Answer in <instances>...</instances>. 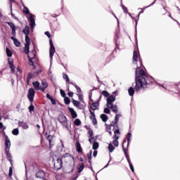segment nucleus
Listing matches in <instances>:
<instances>
[{
  "label": "nucleus",
  "instance_id": "nucleus-27",
  "mask_svg": "<svg viewBox=\"0 0 180 180\" xmlns=\"http://www.w3.org/2000/svg\"><path fill=\"white\" fill-rule=\"evenodd\" d=\"M107 108H110L114 113H117V105H113V104H111L110 105H108Z\"/></svg>",
  "mask_w": 180,
  "mask_h": 180
},
{
  "label": "nucleus",
  "instance_id": "nucleus-58",
  "mask_svg": "<svg viewBox=\"0 0 180 180\" xmlns=\"http://www.w3.org/2000/svg\"><path fill=\"white\" fill-rule=\"evenodd\" d=\"M5 129H6V127L4 128V130L1 131L4 137H5V139H6V137H8V136L6 135V134L5 133Z\"/></svg>",
  "mask_w": 180,
  "mask_h": 180
},
{
  "label": "nucleus",
  "instance_id": "nucleus-11",
  "mask_svg": "<svg viewBox=\"0 0 180 180\" xmlns=\"http://www.w3.org/2000/svg\"><path fill=\"white\" fill-rule=\"evenodd\" d=\"M49 87V83H47V80L43 79L41 81V86H40V91L41 92H45L46 89Z\"/></svg>",
  "mask_w": 180,
  "mask_h": 180
},
{
  "label": "nucleus",
  "instance_id": "nucleus-52",
  "mask_svg": "<svg viewBox=\"0 0 180 180\" xmlns=\"http://www.w3.org/2000/svg\"><path fill=\"white\" fill-rule=\"evenodd\" d=\"M104 113H107V114L110 113V108L107 107V108H104Z\"/></svg>",
  "mask_w": 180,
  "mask_h": 180
},
{
  "label": "nucleus",
  "instance_id": "nucleus-19",
  "mask_svg": "<svg viewBox=\"0 0 180 180\" xmlns=\"http://www.w3.org/2000/svg\"><path fill=\"white\" fill-rule=\"evenodd\" d=\"M53 136L51 135H48L46 136V140L49 141V148H51L53 146H54V143H53Z\"/></svg>",
  "mask_w": 180,
  "mask_h": 180
},
{
  "label": "nucleus",
  "instance_id": "nucleus-35",
  "mask_svg": "<svg viewBox=\"0 0 180 180\" xmlns=\"http://www.w3.org/2000/svg\"><path fill=\"white\" fill-rule=\"evenodd\" d=\"M101 119L104 122H108V115H106L105 114H101Z\"/></svg>",
  "mask_w": 180,
  "mask_h": 180
},
{
  "label": "nucleus",
  "instance_id": "nucleus-63",
  "mask_svg": "<svg viewBox=\"0 0 180 180\" xmlns=\"http://www.w3.org/2000/svg\"><path fill=\"white\" fill-rule=\"evenodd\" d=\"M112 139L113 140H119V136L116 135V134H114Z\"/></svg>",
  "mask_w": 180,
  "mask_h": 180
},
{
  "label": "nucleus",
  "instance_id": "nucleus-18",
  "mask_svg": "<svg viewBox=\"0 0 180 180\" xmlns=\"http://www.w3.org/2000/svg\"><path fill=\"white\" fill-rule=\"evenodd\" d=\"M68 110L70 112V115L72 116V119H75L77 118V117L78 116V115L77 114V112H75V110H74V108H68Z\"/></svg>",
  "mask_w": 180,
  "mask_h": 180
},
{
  "label": "nucleus",
  "instance_id": "nucleus-8",
  "mask_svg": "<svg viewBox=\"0 0 180 180\" xmlns=\"http://www.w3.org/2000/svg\"><path fill=\"white\" fill-rule=\"evenodd\" d=\"M120 117H122V114H117L115 115V120L111 122L112 127H115V129H116V127L119 126V119H120Z\"/></svg>",
  "mask_w": 180,
  "mask_h": 180
},
{
  "label": "nucleus",
  "instance_id": "nucleus-36",
  "mask_svg": "<svg viewBox=\"0 0 180 180\" xmlns=\"http://www.w3.org/2000/svg\"><path fill=\"white\" fill-rule=\"evenodd\" d=\"M6 51L7 57H12V55H13L12 51H11L9 48L6 47Z\"/></svg>",
  "mask_w": 180,
  "mask_h": 180
},
{
  "label": "nucleus",
  "instance_id": "nucleus-9",
  "mask_svg": "<svg viewBox=\"0 0 180 180\" xmlns=\"http://www.w3.org/2000/svg\"><path fill=\"white\" fill-rule=\"evenodd\" d=\"M34 94H36V91H34V89L31 88L29 89L27 98L31 103L34 100Z\"/></svg>",
  "mask_w": 180,
  "mask_h": 180
},
{
  "label": "nucleus",
  "instance_id": "nucleus-4",
  "mask_svg": "<svg viewBox=\"0 0 180 180\" xmlns=\"http://www.w3.org/2000/svg\"><path fill=\"white\" fill-rule=\"evenodd\" d=\"M72 103L75 106V108H77V109H80V110H84L85 108H86V103H84L81 104V102L77 100H72Z\"/></svg>",
  "mask_w": 180,
  "mask_h": 180
},
{
  "label": "nucleus",
  "instance_id": "nucleus-17",
  "mask_svg": "<svg viewBox=\"0 0 180 180\" xmlns=\"http://www.w3.org/2000/svg\"><path fill=\"white\" fill-rule=\"evenodd\" d=\"M46 175V173L43 171H39L36 173L35 176L36 178H39V179H43Z\"/></svg>",
  "mask_w": 180,
  "mask_h": 180
},
{
  "label": "nucleus",
  "instance_id": "nucleus-39",
  "mask_svg": "<svg viewBox=\"0 0 180 180\" xmlns=\"http://www.w3.org/2000/svg\"><path fill=\"white\" fill-rule=\"evenodd\" d=\"M108 150H109V153H113L115 148L112 143L108 144Z\"/></svg>",
  "mask_w": 180,
  "mask_h": 180
},
{
  "label": "nucleus",
  "instance_id": "nucleus-51",
  "mask_svg": "<svg viewBox=\"0 0 180 180\" xmlns=\"http://www.w3.org/2000/svg\"><path fill=\"white\" fill-rule=\"evenodd\" d=\"M112 144L115 146V147H119V141L114 139Z\"/></svg>",
  "mask_w": 180,
  "mask_h": 180
},
{
  "label": "nucleus",
  "instance_id": "nucleus-6",
  "mask_svg": "<svg viewBox=\"0 0 180 180\" xmlns=\"http://www.w3.org/2000/svg\"><path fill=\"white\" fill-rule=\"evenodd\" d=\"M39 74H41V70H37V72H34L33 74L29 72L27 76V84L29 85L30 84V79L32 78H36Z\"/></svg>",
  "mask_w": 180,
  "mask_h": 180
},
{
  "label": "nucleus",
  "instance_id": "nucleus-1",
  "mask_svg": "<svg viewBox=\"0 0 180 180\" xmlns=\"http://www.w3.org/2000/svg\"><path fill=\"white\" fill-rule=\"evenodd\" d=\"M139 69V68L137 67L135 71L136 85L134 89L135 91H136V92H139L140 89H143L145 91V89H147V88H148L149 85H151V84H154V78H153V77L151 76L147 75L144 70L140 69L137 74V70Z\"/></svg>",
  "mask_w": 180,
  "mask_h": 180
},
{
  "label": "nucleus",
  "instance_id": "nucleus-28",
  "mask_svg": "<svg viewBox=\"0 0 180 180\" xmlns=\"http://www.w3.org/2000/svg\"><path fill=\"white\" fill-rule=\"evenodd\" d=\"M70 84L71 85H73V86H75V88L77 89V94H82V91L81 90V88L79 86H78L76 84H75L73 82H70Z\"/></svg>",
  "mask_w": 180,
  "mask_h": 180
},
{
  "label": "nucleus",
  "instance_id": "nucleus-44",
  "mask_svg": "<svg viewBox=\"0 0 180 180\" xmlns=\"http://www.w3.org/2000/svg\"><path fill=\"white\" fill-rule=\"evenodd\" d=\"M102 95L103 96H105V98H109V92H108V91H106V90H103V91H102Z\"/></svg>",
  "mask_w": 180,
  "mask_h": 180
},
{
  "label": "nucleus",
  "instance_id": "nucleus-22",
  "mask_svg": "<svg viewBox=\"0 0 180 180\" xmlns=\"http://www.w3.org/2000/svg\"><path fill=\"white\" fill-rule=\"evenodd\" d=\"M18 124L20 127H22L25 130H27V129H29V125L25 122H19Z\"/></svg>",
  "mask_w": 180,
  "mask_h": 180
},
{
  "label": "nucleus",
  "instance_id": "nucleus-23",
  "mask_svg": "<svg viewBox=\"0 0 180 180\" xmlns=\"http://www.w3.org/2000/svg\"><path fill=\"white\" fill-rule=\"evenodd\" d=\"M32 85H33L35 91H40V82H39L38 81L33 82Z\"/></svg>",
  "mask_w": 180,
  "mask_h": 180
},
{
  "label": "nucleus",
  "instance_id": "nucleus-38",
  "mask_svg": "<svg viewBox=\"0 0 180 180\" xmlns=\"http://www.w3.org/2000/svg\"><path fill=\"white\" fill-rule=\"evenodd\" d=\"M77 96L79 99L82 101V103H85V101H84V95H82V94H77Z\"/></svg>",
  "mask_w": 180,
  "mask_h": 180
},
{
  "label": "nucleus",
  "instance_id": "nucleus-62",
  "mask_svg": "<svg viewBox=\"0 0 180 180\" xmlns=\"http://www.w3.org/2000/svg\"><path fill=\"white\" fill-rule=\"evenodd\" d=\"M50 101H51L52 105H56L57 104V102L56 101V100L54 98H52Z\"/></svg>",
  "mask_w": 180,
  "mask_h": 180
},
{
  "label": "nucleus",
  "instance_id": "nucleus-50",
  "mask_svg": "<svg viewBox=\"0 0 180 180\" xmlns=\"http://www.w3.org/2000/svg\"><path fill=\"white\" fill-rule=\"evenodd\" d=\"M63 79H65L66 82L70 83V77H68V75L63 74Z\"/></svg>",
  "mask_w": 180,
  "mask_h": 180
},
{
  "label": "nucleus",
  "instance_id": "nucleus-57",
  "mask_svg": "<svg viewBox=\"0 0 180 180\" xmlns=\"http://www.w3.org/2000/svg\"><path fill=\"white\" fill-rule=\"evenodd\" d=\"M44 34H45L46 36H47V37H48L49 39H51V34H50V32L46 31V32H45Z\"/></svg>",
  "mask_w": 180,
  "mask_h": 180
},
{
  "label": "nucleus",
  "instance_id": "nucleus-5",
  "mask_svg": "<svg viewBox=\"0 0 180 180\" xmlns=\"http://www.w3.org/2000/svg\"><path fill=\"white\" fill-rule=\"evenodd\" d=\"M117 96V91L112 92V95H110L107 98V105H106V106H110V105H113V102H115V101H116V96Z\"/></svg>",
  "mask_w": 180,
  "mask_h": 180
},
{
  "label": "nucleus",
  "instance_id": "nucleus-40",
  "mask_svg": "<svg viewBox=\"0 0 180 180\" xmlns=\"http://www.w3.org/2000/svg\"><path fill=\"white\" fill-rule=\"evenodd\" d=\"M64 102H65V105H70V103H71V99H70L69 97H65Z\"/></svg>",
  "mask_w": 180,
  "mask_h": 180
},
{
  "label": "nucleus",
  "instance_id": "nucleus-15",
  "mask_svg": "<svg viewBox=\"0 0 180 180\" xmlns=\"http://www.w3.org/2000/svg\"><path fill=\"white\" fill-rule=\"evenodd\" d=\"M6 142H5V151L9 150L11 149V140L9 139L8 136L6 137Z\"/></svg>",
  "mask_w": 180,
  "mask_h": 180
},
{
  "label": "nucleus",
  "instance_id": "nucleus-46",
  "mask_svg": "<svg viewBox=\"0 0 180 180\" xmlns=\"http://www.w3.org/2000/svg\"><path fill=\"white\" fill-rule=\"evenodd\" d=\"M85 165L84 163H82L79 167H78V172L79 174H81V172L84 170Z\"/></svg>",
  "mask_w": 180,
  "mask_h": 180
},
{
  "label": "nucleus",
  "instance_id": "nucleus-41",
  "mask_svg": "<svg viewBox=\"0 0 180 180\" xmlns=\"http://www.w3.org/2000/svg\"><path fill=\"white\" fill-rule=\"evenodd\" d=\"M93 150H98V148H99V143L98 142H94L93 143V147H92Z\"/></svg>",
  "mask_w": 180,
  "mask_h": 180
},
{
  "label": "nucleus",
  "instance_id": "nucleus-26",
  "mask_svg": "<svg viewBox=\"0 0 180 180\" xmlns=\"http://www.w3.org/2000/svg\"><path fill=\"white\" fill-rule=\"evenodd\" d=\"M30 52V44H25V48H24V53H25V54H29Z\"/></svg>",
  "mask_w": 180,
  "mask_h": 180
},
{
  "label": "nucleus",
  "instance_id": "nucleus-21",
  "mask_svg": "<svg viewBox=\"0 0 180 180\" xmlns=\"http://www.w3.org/2000/svg\"><path fill=\"white\" fill-rule=\"evenodd\" d=\"M133 61H135L136 64H137V62L139 61V53H137V51L136 50L133 52Z\"/></svg>",
  "mask_w": 180,
  "mask_h": 180
},
{
  "label": "nucleus",
  "instance_id": "nucleus-54",
  "mask_svg": "<svg viewBox=\"0 0 180 180\" xmlns=\"http://www.w3.org/2000/svg\"><path fill=\"white\" fill-rule=\"evenodd\" d=\"M13 172V169H12V167H11L9 168V172H8V176H9V178H11V177L12 176Z\"/></svg>",
  "mask_w": 180,
  "mask_h": 180
},
{
  "label": "nucleus",
  "instance_id": "nucleus-3",
  "mask_svg": "<svg viewBox=\"0 0 180 180\" xmlns=\"http://www.w3.org/2000/svg\"><path fill=\"white\" fill-rule=\"evenodd\" d=\"M58 120L59 123L63 124V127L67 129V130H70V127H68V121L67 120V117L64 115H62L58 117Z\"/></svg>",
  "mask_w": 180,
  "mask_h": 180
},
{
  "label": "nucleus",
  "instance_id": "nucleus-25",
  "mask_svg": "<svg viewBox=\"0 0 180 180\" xmlns=\"http://www.w3.org/2000/svg\"><path fill=\"white\" fill-rule=\"evenodd\" d=\"M22 33H24L25 36H29V34H30V28L29 27V26L26 25L25 27V28L22 30Z\"/></svg>",
  "mask_w": 180,
  "mask_h": 180
},
{
  "label": "nucleus",
  "instance_id": "nucleus-16",
  "mask_svg": "<svg viewBox=\"0 0 180 180\" xmlns=\"http://www.w3.org/2000/svg\"><path fill=\"white\" fill-rule=\"evenodd\" d=\"M90 109L91 110H98L99 109V102H94L90 105Z\"/></svg>",
  "mask_w": 180,
  "mask_h": 180
},
{
  "label": "nucleus",
  "instance_id": "nucleus-61",
  "mask_svg": "<svg viewBox=\"0 0 180 180\" xmlns=\"http://www.w3.org/2000/svg\"><path fill=\"white\" fill-rule=\"evenodd\" d=\"M105 126L107 127V131H109V130H110V129L112 127V124H110V125L105 124Z\"/></svg>",
  "mask_w": 180,
  "mask_h": 180
},
{
  "label": "nucleus",
  "instance_id": "nucleus-56",
  "mask_svg": "<svg viewBox=\"0 0 180 180\" xmlns=\"http://www.w3.org/2000/svg\"><path fill=\"white\" fill-rule=\"evenodd\" d=\"M60 95H61V96H62L63 98H65V97H66V96H65V91H64V90L60 89Z\"/></svg>",
  "mask_w": 180,
  "mask_h": 180
},
{
  "label": "nucleus",
  "instance_id": "nucleus-64",
  "mask_svg": "<svg viewBox=\"0 0 180 180\" xmlns=\"http://www.w3.org/2000/svg\"><path fill=\"white\" fill-rule=\"evenodd\" d=\"M122 9H123L124 13H128L127 8H126V6H123Z\"/></svg>",
  "mask_w": 180,
  "mask_h": 180
},
{
  "label": "nucleus",
  "instance_id": "nucleus-13",
  "mask_svg": "<svg viewBox=\"0 0 180 180\" xmlns=\"http://www.w3.org/2000/svg\"><path fill=\"white\" fill-rule=\"evenodd\" d=\"M9 68L11 70V74H15V65H13V60H11V58H8V61Z\"/></svg>",
  "mask_w": 180,
  "mask_h": 180
},
{
  "label": "nucleus",
  "instance_id": "nucleus-20",
  "mask_svg": "<svg viewBox=\"0 0 180 180\" xmlns=\"http://www.w3.org/2000/svg\"><path fill=\"white\" fill-rule=\"evenodd\" d=\"M76 151L77 153H79L80 154H82L83 150H82V147H81V143L79 141L76 142Z\"/></svg>",
  "mask_w": 180,
  "mask_h": 180
},
{
  "label": "nucleus",
  "instance_id": "nucleus-7",
  "mask_svg": "<svg viewBox=\"0 0 180 180\" xmlns=\"http://www.w3.org/2000/svg\"><path fill=\"white\" fill-rule=\"evenodd\" d=\"M49 56L51 60H53V57L54 56V53H56V47L54 46V44H53V40L51 39H49Z\"/></svg>",
  "mask_w": 180,
  "mask_h": 180
},
{
  "label": "nucleus",
  "instance_id": "nucleus-59",
  "mask_svg": "<svg viewBox=\"0 0 180 180\" xmlns=\"http://www.w3.org/2000/svg\"><path fill=\"white\" fill-rule=\"evenodd\" d=\"M126 157V158H127V161H128V164H129V165H130V164H132L131 163V160H130V156H125Z\"/></svg>",
  "mask_w": 180,
  "mask_h": 180
},
{
  "label": "nucleus",
  "instance_id": "nucleus-14",
  "mask_svg": "<svg viewBox=\"0 0 180 180\" xmlns=\"http://www.w3.org/2000/svg\"><path fill=\"white\" fill-rule=\"evenodd\" d=\"M6 155V158L8 160V161H9L11 167H13V160H12V155L11 154V153H9V150H5Z\"/></svg>",
  "mask_w": 180,
  "mask_h": 180
},
{
  "label": "nucleus",
  "instance_id": "nucleus-10",
  "mask_svg": "<svg viewBox=\"0 0 180 180\" xmlns=\"http://www.w3.org/2000/svg\"><path fill=\"white\" fill-rule=\"evenodd\" d=\"M29 22L31 29L33 30L36 26V20H34V15L33 14H30Z\"/></svg>",
  "mask_w": 180,
  "mask_h": 180
},
{
  "label": "nucleus",
  "instance_id": "nucleus-43",
  "mask_svg": "<svg viewBox=\"0 0 180 180\" xmlns=\"http://www.w3.org/2000/svg\"><path fill=\"white\" fill-rule=\"evenodd\" d=\"M12 134H13V136H18V134H19V129L15 128L12 131Z\"/></svg>",
  "mask_w": 180,
  "mask_h": 180
},
{
  "label": "nucleus",
  "instance_id": "nucleus-47",
  "mask_svg": "<svg viewBox=\"0 0 180 180\" xmlns=\"http://www.w3.org/2000/svg\"><path fill=\"white\" fill-rule=\"evenodd\" d=\"M23 13H25V15H30V11H29V8H27V7H24Z\"/></svg>",
  "mask_w": 180,
  "mask_h": 180
},
{
  "label": "nucleus",
  "instance_id": "nucleus-55",
  "mask_svg": "<svg viewBox=\"0 0 180 180\" xmlns=\"http://www.w3.org/2000/svg\"><path fill=\"white\" fill-rule=\"evenodd\" d=\"M68 91H69L68 93V96H70V98H72V96H74V92L70 91V89H68Z\"/></svg>",
  "mask_w": 180,
  "mask_h": 180
},
{
  "label": "nucleus",
  "instance_id": "nucleus-31",
  "mask_svg": "<svg viewBox=\"0 0 180 180\" xmlns=\"http://www.w3.org/2000/svg\"><path fill=\"white\" fill-rule=\"evenodd\" d=\"M36 56V54L34 53V56L32 58H30V56L28 55V59H29V65H34V63H33L32 58H34Z\"/></svg>",
  "mask_w": 180,
  "mask_h": 180
},
{
  "label": "nucleus",
  "instance_id": "nucleus-49",
  "mask_svg": "<svg viewBox=\"0 0 180 180\" xmlns=\"http://www.w3.org/2000/svg\"><path fill=\"white\" fill-rule=\"evenodd\" d=\"M29 110H30V113H32V112H34V105H33V103H32L29 107Z\"/></svg>",
  "mask_w": 180,
  "mask_h": 180
},
{
  "label": "nucleus",
  "instance_id": "nucleus-24",
  "mask_svg": "<svg viewBox=\"0 0 180 180\" xmlns=\"http://www.w3.org/2000/svg\"><path fill=\"white\" fill-rule=\"evenodd\" d=\"M11 40H13L15 46H16V47H20V41H19V40H18V39L15 38V37H11Z\"/></svg>",
  "mask_w": 180,
  "mask_h": 180
},
{
  "label": "nucleus",
  "instance_id": "nucleus-29",
  "mask_svg": "<svg viewBox=\"0 0 180 180\" xmlns=\"http://www.w3.org/2000/svg\"><path fill=\"white\" fill-rule=\"evenodd\" d=\"M127 143V140L126 139H124L123 141V143H122V150H123V152H124V154L125 157H127V156H129V154H127V149H126L124 148V143Z\"/></svg>",
  "mask_w": 180,
  "mask_h": 180
},
{
  "label": "nucleus",
  "instance_id": "nucleus-32",
  "mask_svg": "<svg viewBox=\"0 0 180 180\" xmlns=\"http://www.w3.org/2000/svg\"><path fill=\"white\" fill-rule=\"evenodd\" d=\"M128 93L129 96H133L134 95V89L133 87H129Z\"/></svg>",
  "mask_w": 180,
  "mask_h": 180
},
{
  "label": "nucleus",
  "instance_id": "nucleus-2",
  "mask_svg": "<svg viewBox=\"0 0 180 180\" xmlns=\"http://www.w3.org/2000/svg\"><path fill=\"white\" fill-rule=\"evenodd\" d=\"M70 157L72 156L69 153H65L63 155L61 158H58L53 163V169H55V171H59V169H61L63 168V161H65L66 158L68 160Z\"/></svg>",
  "mask_w": 180,
  "mask_h": 180
},
{
  "label": "nucleus",
  "instance_id": "nucleus-48",
  "mask_svg": "<svg viewBox=\"0 0 180 180\" xmlns=\"http://www.w3.org/2000/svg\"><path fill=\"white\" fill-rule=\"evenodd\" d=\"M25 44H30V38L29 35H25Z\"/></svg>",
  "mask_w": 180,
  "mask_h": 180
},
{
  "label": "nucleus",
  "instance_id": "nucleus-60",
  "mask_svg": "<svg viewBox=\"0 0 180 180\" xmlns=\"http://www.w3.org/2000/svg\"><path fill=\"white\" fill-rule=\"evenodd\" d=\"M129 167H130L131 172L134 173V167H133V164L130 163Z\"/></svg>",
  "mask_w": 180,
  "mask_h": 180
},
{
  "label": "nucleus",
  "instance_id": "nucleus-33",
  "mask_svg": "<svg viewBox=\"0 0 180 180\" xmlns=\"http://www.w3.org/2000/svg\"><path fill=\"white\" fill-rule=\"evenodd\" d=\"M85 127L87 130H89L88 134L89 137H94V131H92L91 129L88 127Z\"/></svg>",
  "mask_w": 180,
  "mask_h": 180
},
{
  "label": "nucleus",
  "instance_id": "nucleus-34",
  "mask_svg": "<svg viewBox=\"0 0 180 180\" xmlns=\"http://www.w3.org/2000/svg\"><path fill=\"white\" fill-rule=\"evenodd\" d=\"M131 137V133L129 132L126 136V139L127 140V147H129V144H130Z\"/></svg>",
  "mask_w": 180,
  "mask_h": 180
},
{
  "label": "nucleus",
  "instance_id": "nucleus-12",
  "mask_svg": "<svg viewBox=\"0 0 180 180\" xmlns=\"http://www.w3.org/2000/svg\"><path fill=\"white\" fill-rule=\"evenodd\" d=\"M90 112V119L92 120L93 124L96 126L98 124V120H96V117L95 116V112H92V110H89Z\"/></svg>",
  "mask_w": 180,
  "mask_h": 180
},
{
  "label": "nucleus",
  "instance_id": "nucleus-30",
  "mask_svg": "<svg viewBox=\"0 0 180 180\" xmlns=\"http://www.w3.org/2000/svg\"><path fill=\"white\" fill-rule=\"evenodd\" d=\"M6 23L11 27V30H16V26L15 25V24H13V22H7Z\"/></svg>",
  "mask_w": 180,
  "mask_h": 180
},
{
  "label": "nucleus",
  "instance_id": "nucleus-37",
  "mask_svg": "<svg viewBox=\"0 0 180 180\" xmlns=\"http://www.w3.org/2000/svg\"><path fill=\"white\" fill-rule=\"evenodd\" d=\"M113 131L114 134H120V129H119V125H117V127H113Z\"/></svg>",
  "mask_w": 180,
  "mask_h": 180
},
{
  "label": "nucleus",
  "instance_id": "nucleus-45",
  "mask_svg": "<svg viewBox=\"0 0 180 180\" xmlns=\"http://www.w3.org/2000/svg\"><path fill=\"white\" fill-rule=\"evenodd\" d=\"M81 120L79 119H76L74 122L75 126H81Z\"/></svg>",
  "mask_w": 180,
  "mask_h": 180
},
{
  "label": "nucleus",
  "instance_id": "nucleus-53",
  "mask_svg": "<svg viewBox=\"0 0 180 180\" xmlns=\"http://www.w3.org/2000/svg\"><path fill=\"white\" fill-rule=\"evenodd\" d=\"M86 157L89 160H92V150H91L89 153L86 154Z\"/></svg>",
  "mask_w": 180,
  "mask_h": 180
},
{
  "label": "nucleus",
  "instance_id": "nucleus-42",
  "mask_svg": "<svg viewBox=\"0 0 180 180\" xmlns=\"http://www.w3.org/2000/svg\"><path fill=\"white\" fill-rule=\"evenodd\" d=\"M17 71H18V72H19V74H18L17 73V77H20V78H22V70H20V67H18L17 68Z\"/></svg>",
  "mask_w": 180,
  "mask_h": 180
}]
</instances>
